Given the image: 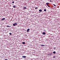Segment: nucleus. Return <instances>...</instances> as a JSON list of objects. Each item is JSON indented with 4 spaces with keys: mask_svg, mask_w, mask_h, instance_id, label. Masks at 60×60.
I'll return each mask as SVG.
<instances>
[{
    "mask_svg": "<svg viewBox=\"0 0 60 60\" xmlns=\"http://www.w3.org/2000/svg\"><path fill=\"white\" fill-rule=\"evenodd\" d=\"M25 4H26V3H25Z\"/></svg>",
    "mask_w": 60,
    "mask_h": 60,
    "instance_id": "a878e982",
    "label": "nucleus"
},
{
    "mask_svg": "<svg viewBox=\"0 0 60 60\" xmlns=\"http://www.w3.org/2000/svg\"><path fill=\"white\" fill-rule=\"evenodd\" d=\"M47 6H48V7H49V8H50V6H49V5H48Z\"/></svg>",
    "mask_w": 60,
    "mask_h": 60,
    "instance_id": "4be33fe9",
    "label": "nucleus"
},
{
    "mask_svg": "<svg viewBox=\"0 0 60 60\" xmlns=\"http://www.w3.org/2000/svg\"><path fill=\"white\" fill-rule=\"evenodd\" d=\"M41 46H45V45H41Z\"/></svg>",
    "mask_w": 60,
    "mask_h": 60,
    "instance_id": "9b49d317",
    "label": "nucleus"
},
{
    "mask_svg": "<svg viewBox=\"0 0 60 60\" xmlns=\"http://www.w3.org/2000/svg\"><path fill=\"white\" fill-rule=\"evenodd\" d=\"M9 34L10 35H11V33H10Z\"/></svg>",
    "mask_w": 60,
    "mask_h": 60,
    "instance_id": "6ab92c4d",
    "label": "nucleus"
},
{
    "mask_svg": "<svg viewBox=\"0 0 60 60\" xmlns=\"http://www.w3.org/2000/svg\"><path fill=\"white\" fill-rule=\"evenodd\" d=\"M54 49H56V47H54L53 48Z\"/></svg>",
    "mask_w": 60,
    "mask_h": 60,
    "instance_id": "a211bd4d",
    "label": "nucleus"
},
{
    "mask_svg": "<svg viewBox=\"0 0 60 60\" xmlns=\"http://www.w3.org/2000/svg\"><path fill=\"white\" fill-rule=\"evenodd\" d=\"M5 60H8L7 59H5Z\"/></svg>",
    "mask_w": 60,
    "mask_h": 60,
    "instance_id": "b1692460",
    "label": "nucleus"
},
{
    "mask_svg": "<svg viewBox=\"0 0 60 60\" xmlns=\"http://www.w3.org/2000/svg\"><path fill=\"white\" fill-rule=\"evenodd\" d=\"M12 4H14V1H13L12 2Z\"/></svg>",
    "mask_w": 60,
    "mask_h": 60,
    "instance_id": "412c9836",
    "label": "nucleus"
},
{
    "mask_svg": "<svg viewBox=\"0 0 60 60\" xmlns=\"http://www.w3.org/2000/svg\"><path fill=\"white\" fill-rule=\"evenodd\" d=\"M7 27H11V26H7Z\"/></svg>",
    "mask_w": 60,
    "mask_h": 60,
    "instance_id": "1a4fd4ad",
    "label": "nucleus"
},
{
    "mask_svg": "<svg viewBox=\"0 0 60 60\" xmlns=\"http://www.w3.org/2000/svg\"><path fill=\"white\" fill-rule=\"evenodd\" d=\"M13 26H16V25H15V24L14 23L13 24Z\"/></svg>",
    "mask_w": 60,
    "mask_h": 60,
    "instance_id": "9d476101",
    "label": "nucleus"
},
{
    "mask_svg": "<svg viewBox=\"0 0 60 60\" xmlns=\"http://www.w3.org/2000/svg\"><path fill=\"white\" fill-rule=\"evenodd\" d=\"M23 9H26V7H24L23 8Z\"/></svg>",
    "mask_w": 60,
    "mask_h": 60,
    "instance_id": "6e6552de",
    "label": "nucleus"
},
{
    "mask_svg": "<svg viewBox=\"0 0 60 60\" xmlns=\"http://www.w3.org/2000/svg\"><path fill=\"white\" fill-rule=\"evenodd\" d=\"M38 8V7H36L35 8V9H37Z\"/></svg>",
    "mask_w": 60,
    "mask_h": 60,
    "instance_id": "dca6fc26",
    "label": "nucleus"
},
{
    "mask_svg": "<svg viewBox=\"0 0 60 60\" xmlns=\"http://www.w3.org/2000/svg\"><path fill=\"white\" fill-rule=\"evenodd\" d=\"M50 2H52V1L51 0H50Z\"/></svg>",
    "mask_w": 60,
    "mask_h": 60,
    "instance_id": "393cba45",
    "label": "nucleus"
},
{
    "mask_svg": "<svg viewBox=\"0 0 60 60\" xmlns=\"http://www.w3.org/2000/svg\"><path fill=\"white\" fill-rule=\"evenodd\" d=\"M48 55H51V54H50V53L48 54Z\"/></svg>",
    "mask_w": 60,
    "mask_h": 60,
    "instance_id": "5701e85b",
    "label": "nucleus"
},
{
    "mask_svg": "<svg viewBox=\"0 0 60 60\" xmlns=\"http://www.w3.org/2000/svg\"><path fill=\"white\" fill-rule=\"evenodd\" d=\"M42 34H43L44 35H45V34H46V33H45V32H43Z\"/></svg>",
    "mask_w": 60,
    "mask_h": 60,
    "instance_id": "39448f33",
    "label": "nucleus"
},
{
    "mask_svg": "<svg viewBox=\"0 0 60 60\" xmlns=\"http://www.w3.org/2000/svg\"><path fill=\"white\" fill-rule=\"evenodd\" d=\"M56 52H55V51H54L53 52V54H55Z\"/></svg>",
    "mask_w": 60,
    "mask_h": 60,
    "instance_id": "ddd939ff",
    "label": "nucleus"
},
{
    "mask_svg": "<svg viewBox=\"0 0 60 60\" xmlns=\"http://www.w3.org/2000/svg\"><path fill=\"white\" fill-rule=\"evenodd\" d=\"M53 5H54V6H56V5L54 4H53Z\"/></svg>",
    "mask_w": 60,
    "mask_h": 60,
    "instance_id": "f3484780",
    "label": "nucleus"
},
{
    "mask_svg": "<svg viewBox=\"0 0 60 60\" xmlns=\"http://www.w3.org/2000/svg\"><path fill=\"white\" fill-rule=\"evenodd\" d=\"M22 57L23 58H26V56H22Z\"/></svg>",
    "mask_w": 60,
    "mask_h": 60,
    "instance_id": "7ed1b4c3",
    "label": "nucleus"
},
{
    "mask_svg": "<svg viewBox=\"0 0 60 60\" xmlns=\"http://www.w3.org/2000/svg\"><path fill=\"white\" fill-rule=\"evenodd\" d=\"M29 30H30V29H28L27 30V32H29Z\"/></svg>",
    "mask_w": 60,
    "mask_h": 60,
    "instance_id": "f03ea898",
    "label": "nucleus"
},
{
    "mask_svg": "<svg viewBox=\"0 0 60 60\" xmlns=\"http://www.w3.org/2000/svg\"><path fill=\"white\" fill-rule=\"evenodd\" d=\"M15 26H17V23H15Z\"/></svg>",
    "mask_w": 60,
    "mask_h": 60,
    "instance_id": "f8f14e48",
    "label": "nucleus"
},
{
    "mask_svg": "<svg viewBox=\"0 0 60 60\" xmlns=\"http://www.w3.org/2000/svg\"><path fill=\"white\" fill-rule=\"evenodd\" d=\"M39 11H40V12H42V10L41 9H40L39 10Z\"/></svg>",
    "mask_w": 60,
    "mask_h": 60,
    "instance_id": "20e7f679",
    "label": "nucleus"
},
{
    "mask_svg": "<svg viewBox=\"0 0 60 60\" xmlns=\"http://www.w3.org/2000/svg\"><path fill=\"white\" fill-rule=\"evenodd\" d=\"M49 4V3H46V4L48 6V4Z\"/></svg>",
    "mask_w": 60,
    "mask_h": 60,
    "instance_id": "423d86ee",
    "label": "nucleus"
},
{
    "mask_svg": "<svg viewBox=\"0 0 60 60\" xmlns=\"http://www.w3.org/2000/svg\"><path fill=\"white\" fill-rule=\"evenodd\" d=\"M13 8H15L16 7V6H13Z\"/></svg>",
    "mask_w": 60,
    "mask_h": 60,
    "instance_id": "2eb2a0df",
    "label": "nucleus"
},
{
    "mask_svg": "<svg viewBox=\"0 0 60 60\" xmlns=\"http://www.w3.org/2000/svg\"><path fill=\"white\" fill-rule=\"evenodd\" d=\"M5 18H4L1 19V20L3 21V20H5Z\"/></svg>",
    "mask_w": 60,
    "mask_h": 60,
    "instance_id": "f257e3e1",
    "label": "nucleus"
},
{
    "mask_svg": "<svg viewBox=\"0 0 60 60\" xmlns=\"http://www.w3.org/2000/svg\"><path fill=\"white\" fill-rule=\"evenodd\" d=\"M55 57H55V56H53V58H55Z\"/></svg>",
    "mask_w": 60,
    "mask_h": 60,
    "instance_id": "aec40b11",
    "label": "nucleus"
},
{
    "mask_svg": "<svg viewBox=\"0 0 60 60\" xmlns=\"http://www.w3.org/2000/svg\"><path fill=\"white\" fill-rule=\"evenodd\" d=\"M25 42H23L22 43V44H25Z\"/></svg>",
    "mask_w": 60,
    "mask_h": 60,
    "instance_id": "0eeeda50",
    "label": "nucleus"
},
{
    "mask_svg": "<svg viewBox=\"0 0 60 60\" xmlns=\"http://www.w3.org/2000/svg\"><path fill=\"white\" fill-rule=\"evenodd\" d=\"M47 11V10H46V9H44V11Z\"/></svg>",
    "mask_w": 60,
    "mask_h": 60,
    "instance_id": "4468645a",
    "label": "nucleus"
}]
</instances>
